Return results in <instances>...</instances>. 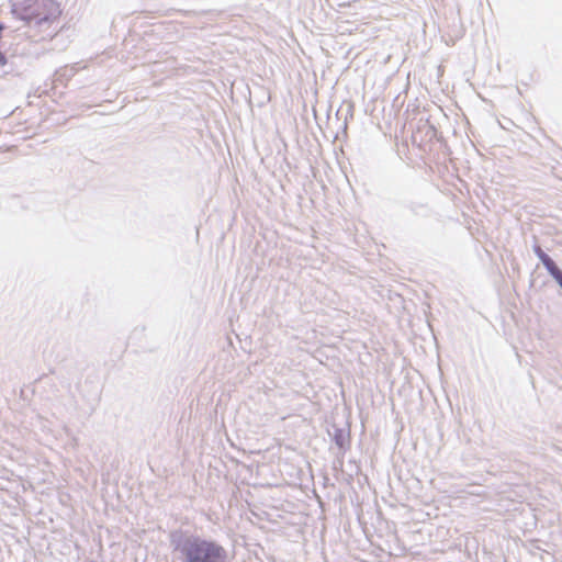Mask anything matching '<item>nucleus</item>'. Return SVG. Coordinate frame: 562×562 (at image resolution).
<instances>
[{
	"label": "nucleus",
	"instance_id": "nucleus-1",
	"mask_svg": "<svg viewBox=\"0 0 562 562\" xmlns=\"http://www.w3.org/2000/svg\"><path fill=\"white\" fill-rule=\"evenodd\" d=\"M11 12L27 25L49 29L58 22L63 11L57 0H20L12 5Z\"/></svg>",
	"mask_w": 562,
	"mask_h": 562
},
{
	"label": "nucleus",
	"instance_id": "nucleus-2",
	"mask_svg": "<svg viewBox=\"0 0 562 562\" xmlns=\"http://www.w3.org/2000/svg\"><path fill=\"white\" fill-rule=\"evenodd\" d=\"M191 562H217L223 558V549L206 541H194L188 548Z\"/></svg>",
	"mask_w": 562,
	"mask_h": 562
},
{
	"label": "nucleus",
	"instance_id": "nucleus-3",
	"mask_svg": "<svg viewBox=\"0 0 562 562\" xmlns=\"http://www.w3.org/2000/svg\"><path fill=\"white\" fill-rule=\"evenodd\" d=\"M535 252L538 256V258L541 260L543 266L547 268L549 273L554 278V280L562 288V271L558 268L555 262L540 247H535Z\"/></svg>",
	"mask_w": 562,
	"mask_h": 562
}]
</instances>
